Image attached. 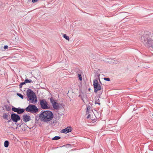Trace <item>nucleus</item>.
<instances>
[{
	"instance_id": "6",
	"label": "nucleus",
	"mask_w": 153,
	"mask_h": 153,
	"mask_svg": "<svg viewBox=\"0 0 153 153\" xmlns=\"http://www.w3.org/2000/svg\"><path fill=\"white\" fill-rule=\"evenodd\" d=\"M40 105L43 109H46L48 108V102L45 99H42L40 100Z\"/></svg>"
},
{
	"instance_id": "12",
	"label": "nucleus",
	"mask_w": 153,
	"mask_h": 153,
	"mask_svg": "<svg viewBox=\"0 0 153 153\" xmlns=\"http://www.w3.org/2000/svg\"><path fill=\"white\" fill-rule=\"evenodd\" d=\"M9 146V142L7 140H6L4 143V146L5 147H7Z\"/></svg>"
},
{
	"instance_id": "13",
	"label": "nucleus",
	"mask_w": 153,
	"mask_h": 153,
	"mask_svg": "<svg viewBox=\"0 0 153 153\" xmlns=\"http://www.w3.org/2000/svg\"><path fill=\"white\" fill-rule=\"evenodd\" d=\"M100 102V100L99 98L97 99V98L96 99L95 103V104H98V105H100V103L99 102Z\"/></svg>"
},
{
	"instance_id": "20",
	"label": "nucleus",
	"mask_w": 153,
	"mask_h": 153,
	"mask_svg": "<svg viewBox=\"0 0 153 153\" xmlns=\"http://www.w3.org/2000/svg\"><path fill=\"white\" fill-rule=\"evenodd\" d=\"M25 83H25V81L21 83L19 85V88H21L22 87V85L25 84Z\"/></svg>"
},
{
	"instance_id": "19",
	"label": "nucleus",
	"mask_w": 153,
	"mask_h": 153,
	"mask_svg": "<svg viewBox=\"0 0 153 153\" xmlns=\"http://www.w3.org/2000/svg\"><path fill=\"white\" fill-rule=\"evenodd\" d=\"M63 37L66 40H69V37L68 36H67L66 34H64L63 35Z\"/></svg>"
},
{
	"instance_id": "32",
	"label": "nucleus",
	"mask_w": 153,
	"mask_h": 153,
	"mask_svg": "<svg viewBox=\"0 0 153 153\" xmlns=\"http://www.w3.org/2000/svg\"><path fill=\"white\" fill-rule=\"evenodd\" d=\"M153 116V114L152 115Z\"/></svg>"
},
{
	"instance_id": "4",
	"label": "nucleus",
	"mask_w": 153,
	"mask_h": 153,
	"mask_svg": "<svg viewBox=\"0 0 153 153\" xmlns=\"http://www.w3.org/2000/svg\"><path fill=\"white\" fill-rule=\"evenodd\" d=\"M26 111L32 113H36L39 109L35 105L30 104L25 109Z\"/></svg>"
},
{
	"instance_id": "7",
	"label": "nucleus",
	"mask_w": 153,
	"mask_h": 153,
	"mask_svg": "<svg viewBox=\"0 0 153 153\" xmlns=\"http://www.w3.org/2000/svg\"><path fill=\"white\" fill-rule=\"evenodd\" d=\"M11 118L12 120L15 122H17L20 120V117L18 114L13 113L11 114Z\"/></svg>"
},
{
	"instance_id": "30",
	"label": "nucleus",
	"mask_w": 153,
	"mask_h": 153,
	"mask_svg": "<svg viewBox=\"0 0 153 153\" xmlns=\"http://www.w3.org/2000/svg\"><path fill=\"white\" fill-rule=\"evenodd\" d=\"M147 68V66L146 67H144V68Z\"/></svg>"
},
{
	"instance_id": "10",
	"label": "nucleus",
	"mask_w": 153,
	"mask_h": 153,
	"mask_svg": "<svg viewBox=\"0 0 153 153\" xmlns=\"http://www.w3.org/2000/svg\"><path fill=\"white\" fill-rule=\"evenodd\" d=\"M59 104L56 102L52 105V106L54 109L57 110L59 108Z\"/></svg>"
},
{
	"instance_id": "11",
	"label": "nucleus",
	"mask_w": 153,
	"mask_h": 153,
	"mask_svg": "<svg viewBox=\"0 0 153 153\" xmlns=\"http://www.w3.org/2000/svg\"><path fill=\"white\" fill-rule=\"evenodd\" d=\"M25 111V109H24L18 108L17 113L18 114H21L23 113Z\"/></svg>"
},
{
	"instance_id": "31",
	"label": "nucleus",
	"mask_w": 153,
	"mask_h": 153,
	"mask_svg": "<svg viewBox=\"0 0 153 153\" xmlns=\"http://www.w3.org/2000/svg\"><path fill=\"white\" fill-rule=\"evenodd\" d=\"M150 34V33H148V34H149H149Z\"/></svg>"
},
{
	"instance_id": "25",
	"label": "nucleus",
	"mask_w": 153,
	"mask_h": 153,
	"mask_svg": "<svg viewBox=\"0 0 153 153\" xmlns=\"http://www.w3.org/2000/svg\"><path fill=\"white\" fill-rule=\"evenodd\" d=\"M87 109L88 110H91V107L89 105H88L87 107Z\"/></svg>"
},
{
	"instance_id": "17",
	"label": "nucleus",
	"mask_w": 153,
	"mask_h": 153,
	"mask_svg": "<svg viewBox=\"0 0 153 153\" xmlns=\"http://www.w3.org/2000/svg\"><path fill=\"white\" fill-rule=\"evenodd\" d=\"M50 100L51 101V102L52 104V105H53L54 103H55L56 102L55 101V100H53V98H50Z\"/></svg>"
},
{
	"instance_id": "27",
	"label": "nucleus",
	"mask_w": 153,
	"mask_h": 153,
	"mask_svg": "<svg viewBox=\"0 0 153 153\" xmlns=\"http://www.w3.org/2000/svg\"><path fill=\"white\" fill-rule=\"evenodd\" d=\"M37 0H32V1L33 3L36 2L37 1Z\"/></svg>"
},
{
	"instance_id": "24",
	"label": "nucleus",
	"mask_w": 153,
	"mask_h": 153,
	"mask_svg": "<svg viewBox=\"0 0 153 153\" xmlns=\"http://www.w3.org/2000/svg\"><path fill=\"white\" fill-rule=\"evenodd\" d=\"M78 76L79 78V80H82V77L81 75L80 74H78Z\"/></svg>"
},
{
	"instance_id": "16",
	"label": "nucleus",
	"mask_w": 153,
	"mask_h": 153,
	"mask_svg": "<svg viewBox=\"0 0 153 153\" xmlns=\"http://www.w3.org/2000/svg\"><path fill=\"white\" fill-rule=\"evenodd\" d=\"M18 108H15V107H13L12 108V110L13 111H14L15 112H17Z\"/></svg>"
},
{
	"instance_id": "9",
	"label": "nucleus",
	"mask_w": 153,
	"mask_h": 153,
	"mask_svg": "<svg viewBox=\"0 0 153 153\" xmlns=\"http://www.w3.org/2000/svg\"><path fill=\"white\" fill-rule=\"evenodd\" d=\"M72 130V129L71 127L69 126L67 127L66 128L63 129L62 131V132L66 134L69 132H71Z\"/></svg>"
},
{
	"instance_id": "1",
	"label": "nucleus",
	"mask_w": 153,
	"mask_h": 153,
	"mask_svg": "<svg viewBox=\"0 0 153 153\" xmlns=\"http://www.w3.org/2000/svg\"><path fill=\"white\" fill-rule=\"evenodd\" d=\"M39 117L42 121L44 122L50 121L53 117L52 112L50 111H45L42 112Z\"/></svg>"
},
{
	"instance_id": "3",
	"label": "nucleus",
	"mask_w": 153,
	"mask_h": 153,
	"mask_svg": "<svg viewBox=\"0 0 153 153\" xmlns=\"http://www.w3.org/2000/svg\"><path fill=\"white\" fill-rule=\"evenodd\" d=\"M27 95L28 99L30 103H33L34 102V98L36 96L35 93L30 89H28L27 91Z\"/></svg>"
},
{
	"instance_id": "23",
	"label": "nucleus",
	"mask_w": 153,
	"mask_h": 153,
	"mask_svg": "<svg viewBox=\"0 0 153 153\" xmlns=\"http://www.w3.org/2000/svg\"><path fill=\"white\" fill-rule=\"evenodd\" d=\"M104 80L105 81H110V78H109L105 77L104 78Z\"/></svg>"
},
{
	"instance_id": "2",
	"label": "nucleus",
	"mask_w": 153,
	"mask_h": 153,
	"mask_svg": "<svg viewBox=\"0 0 153 153\" xmlns=\"http://www.w3.org/2000/svg\"><path fill=\"white\" fill-rule=\"evenodd\" d=\"M141 40L145 45L149 47H152L153 40L149 37V35L145 34L141 37Z\"/></svg>"
},
{
	"instance_id": "29",
	"label": "nucleus",
	"mask_w": 153,
	"mask_h": 153,
	"mask_svg": "<svg viewBox=\"0 0 153 153\" xmlns=\"http://www.w3.org/2000/svg\"><path fill=\"white\" fill-rule=\"evenodd\" d=\"M90 111V110H87L86 111V114H88L89 113Z\"/></svg>"
},
{
	"instance_id": "22",
	"label": "nucleus",
	"mask_w": 153,
	"mask_h": 153,
	"mask_svg": "<svg viewBox=\"0 0 153 153\" xmlns=\"http://www.w3.org/2000/svg\"><path fill=\"white\" fill-rule=\"evenodd\" d=\"M25 83H31L33 82L31 80H29L27 79H26L25 80Z\"/></svg>"
},
{
	"instance_id": "15",
	"label": "nucleus",
	"mask_w": 153,
	"mask_h": 153,
	"mask_svg": "<svg viewBox=\"0 0 153 153\" xmlns=\"http://www.w3.org/2000/svg\"><path fill=\"white\" fill-rule=\"evenodd\" d=\"M108 61L110 64H112L113 63H114V60L111 59H108Z\"/></svg>"
},
{
	"instance_id": "18",
	"label": "nucleus",
	"mask_w": 153,
	"mask_h": 153,
	"mask_svg": "<svg viewBox=\"0 0 153 153\" xmlns=\"http://www.w3.org/2000/svg\"><path fill=\"white\" fill-rule=\"evenodd\" d=\"M60 138L61 137H60L55 136L52 139V140H57L60 139Z\"/></svg>"
},
{
	"instance_id": "5",
	"label": "nucleus",
	"mask_w": 153,
	"mask_h": 153,
	"mask_svg": "<svg viewBox=\"0 0 153 153\" xmlns=\"http://www.w3.org/2000/svg\"><path fill=\"white\" fill-rule=\"evenodd\" d=\"M93 85L94 88L95 93H97L98 91L102 89L100 85L98 83V81L96 79L94 80Z\"/></svg>"
},
{
	"instance_id": "8",
	"label": "nucleus",
	"mask_w": 153,
	"mask_h": 153,
	"mask_svg": "<svg viewBox=\"0 0 153 153\" xmlns=\"http://www.w3.org/2000/svg\"><path fill=\"white\" fill-rule=\"evenodd\" d=\"M22 120L26 123L31 120V117L27 114H24L23 116Z\"/></svg>"
},
{
	"instance_id": "28",
	"label": "nucleus",
	"mask_w": 153,
	"mask_h": 153,
	"mask_svg": "<svg viewBox=\"0 0 153 153\" xmlns=\"http://www.w3.org/2000/svg\"><path fill=\"white\" fill-rule=\"evenodd\" d=\"M91 117V115L90 114H89L87 117L88 118H90Z\"/></svg>"
},
{
	"instance_id": "26",
	"label": "nucleus",
	"mask_w": 153,
	"mask_h": 153,
	"mask_svg": "<svg viewBox=\"0 0 153 153\" xmlns=\"http://www.w3.org/2000/svg\"><path fill=\"white\" fill-rule=\"evenodd\" d=\"M7 48L8 46L7 45H5L4 47V49L5 50L7 49Z\"/></svg>"
},
{
	"instance_id": "14",
	"label": "nucleus",
	"mask_w": 153,
	"mask_h": 153,
	"mask_svg": "<svg viewBox=\"0 0 153 153\" xmlns=\"http://www.w3.org/2000/svg\"><path fill=\"white\" fill-rule=\"evenodd\" d=\"M8 115L6 113H4L3 116V117L4 119H6L8 117Z\"/></svg>"
},
{
	"instance_id": "21",
	"label": "nucleus",
	"mask_w": 153,
	"mask_h": 153,
	"mask_svg": "<svg viewBox=\"0 0 153 153\" xmlns=\"http://www.w3.org/2000/svg\"><path fill=\"white\" fill-rule=\"evenodd\" d=\"M17 96H18L19 97H20L22 99H23V96L21 94L19 93H17Z\"/></svg>"
}]
</instances>
